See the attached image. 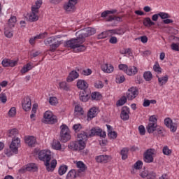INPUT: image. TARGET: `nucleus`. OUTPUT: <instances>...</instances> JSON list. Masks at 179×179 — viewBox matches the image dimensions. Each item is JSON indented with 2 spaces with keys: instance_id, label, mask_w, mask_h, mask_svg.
Instances as JSON below:
<instances>
[{
  "instance_id": "nucleus-1",
  "label": "nucleus",
  "mask_w": 179,
  "mask_h": 179,
  "mask_svg": "<svg viewBox=\"0 0 179 179\" xmlns=\"http://www.w3.org/2000/svg\"><path fill=\"white\" fill-rule=\"evenodd\" d=\"M96 34V29L92 27H87L84 29V32L80 33V31L76 33L77 38H72L64 43V47L66 48H71V50H75L77 48L78 52H82L86 50V46L83 44L86 37H90V36H93Z\"/></svg>"
},
{
  "instance_id": "nucleus-2",
  "label": "nucleus",
  "mask_w": 179,
  "mask_h": 179,
  "mask_svg": "<svg viewBox=\"0 0 179 179\" xmlns=\"http://www.w3.org/2000/svg\"><path fill=\"white\" fill-rule=\"evenodd\" d=\"M38 159L44 162L47 171H52L57 167V159L51 161V151L43 150L38 152ZM50 162H51L50 163Z\"/></svg>"
},
{
  "instance_id": "nucleus-3",
  "label": "nucleus",
  "mask_w": 179,
  "mask_h": 179,
  "mask_svg": "<svg viewBox=\"0 0 179 179\" xmlns=\"http://www.w3.org/2000/svg\"><path fill=\"white\" fill-rule=\"evenodd\" d=\"M146 129L148 134H153L154 136H163V132L164 131L162 127L157 125V118H156V115L150 117Z\"/></svg>"
},
{
  "instance_id": "nucleus-4",
  "label": "nucleus",
  "mask_w": 179,
  "mask_h": 179,
  "mask_svg": "<svg viewBox=\"0 0 179 179\" xmlns=\"http://www.w3.org/2000/svg\"><path fill=\"white\" fill-rule=\"evenodd\" d=\"M125 31L122 28H117L114 29H108L105 31L101 32L97 36L98 40H103V38H106V37L115 36L117 34V36H122Z\"/></svg>"
},
{
  "instance_id": "nucleus-5",
  "label": "nucleus",
  "mask_w": 179,
  "mask_h": 179,
  "mask_svg": "<svg viewBox=\"0 0 179 179\" xmlns=\"http://www.w3.org/2000/svg\"><path fill=\"white\" fill-rule=\"evenodd\" d=\"M60 128V141L64 143H66V142H68V141L71 139V131L66 124H62Z\"/></svg>"
},
{
  "instance_id": "nucleus-6",
  "label": "nucleus",
  "mask_w": 179,
  "mask_h": 179,
  "mask_svg": "<svg viewBox=\"0 0 179 179\" xmlns=\"http://www.w3.org/2000/svg\"><path fill=\"white\" fill-rule=\"evenodd\" d=\"M43 118L45 120V122H47V124H56V122H58L57 117L52 113V112L49 110L45 112Z\"/></svg>"
},
{
  "instance_id": "nucleus-7",
  "label": "nucleus",
  "mask_w": 179,
  "mask_h": 179,
  "mask_svg": "<svg viewBox=\"0 0 179 179\" xmlns=\"http://www.w3.org/2000/svg\"><path fill=\"white\" fill-rule=\"evenodd\" d=\"M156 153V150L155 149H148L144 153V162L145 163H153L155 162V155Z\"/></svg>"
},
{
  "instance_id": "nucleus-8",
  "label": "nucleus",
  "mask_w": 179,
  "mask_h": 179,
  "mask_svg": "<svg viewBox=\"0 0 179 179\" xmlns=\"http://www.w3.org/2000/svg\"><path fill=\"white\" fill-rule=\"evenodd\" d=\"M89 136L90 138H92L93 136H100L101 138H106V131H103V129L99 127H93L90 130Z\"/></svg>"
},
{
  "instance_id": "nucleus-9",
  "label": "nucleus",
  "mask_w": 179,
  "mask_h": 179,
  "mask_svg": "<svg viewBox=\"0 0 179 179\" xmlns=\"http://www.w3.org/2000/svg\"><path fill=\"white\" fill-rule=\"evenodd\" d=\"M70 150H83L85 149V143L78 141H71L68 145Z\"/></svg>"
},
{
  "instance_id": "nucleus-10",
  "label": "nucleus",
  "mask_w": 179,
  "mask_h": 179,
  "mask_svg": "<svg viewBox=\"0 0 179 179\" xmlns=\"http://www.w3.org/2000/svg\"><path fill=\"white\" fill-rule=\"evenodd\" d=\"M138 94H139V90H138V88L135 87H131L127 90L126 93V97L129 100H134V99H136V97Z\"/></svg>"
},
{
  "instance_id": "nucleus-11",
  "label": "nucleus",
  "mask_w": 179,
  "mask_h": 179,
  "mask_svg": "<svg viewBox=\"0 0 179 179\" xmlns=\"http://www.w3.org/2000/svg\"><path fill=\"white\" fill-rule=\"evenodd\" d=\"M76 3H78V0H69L68 3H66L64 6V10L73 12L76 9Z\"/></svg>"
},
{
  "instance_id": "nucleus-12",
  "label": "nucleus",
  "mask_w": 179,
  "mask_h": 179,
  "mask_svg": "<svg viewBox=\"0 0 179 179\" xmlns=\"http://www.w3.org/2000/svg\"><path fill=\"white\" fill-rule=\"evenodd\" d=\"M78 137V141L80 143H84V148H86V142H87V139H89V138H90V136H89V134H87V131H81L80 133H79L77 135Z\"/></svg>"
},
{
  "instance_id": "nucleus-13",
  "label": "nucleus",
  "mask_w": 179,
  "mask_h": 179,
  "mask_svg": "<svg viewBox=\"0 0 179 179\" xmlns=\"http://www.w3.org/2000/svg\"><path fill=\"white\" fill-rule=\"evenodd\" d=\"M19 148H20V138L17 137L13 138L12 143L10 145V149H11L13 153H17Z\"/></svg>"
},
{
  "instance_id": "nucleus-14",
  "label": "nucleus",
  "mask_w": 179,
  "mask_h": 179,
  "mask_svg": "<svg viewBox=\"0 0 179 179\" xmlns=\"http://www.w3.org/2000/svg\"><path fill=\"white\" fill-rule=\"evenodd\" d=\"M164 124L167 128H169L171 132H176L177 131V123L173 122L171 118L166 117L164 120Z\"/></svg>"
},
{
  "instance_id": "nucleus-15",
  "label": "nucleus",
  "mask_w": 179,
  "mask_h": 179,
  "mask_svg": "<svg viewBox=\"0 0 179 179\" xmlns=\"http://www.w3.org/2000/svg\"><path fill=\"white\" fill-rule=\"evenodd\" d=\"M22 106L24 111H30L31 110V99H30V97H24L22 101Z\"/></svg>"
},
{
  "instance_id": "nucleus-16",
  "label": "nucleus",
  "mask_w": 179,
  "mask_h": 179,
  "mask_svg": "<svg viewBox=\"0 0 179 179\" xmlns=\"http://www.w3.org/2000/svg\"><path fill=\"white\" fill-rule=\"evenodd\" d=\"M120 117L123 121H128L129 120V108L123 106L120 114Z\"/></svg>"
},
{
  "instance_id": "nucleus-17",
  "label": "nucleus",
  "mask_w": 179,
  "mask_h": 179,
  "mask_svg": "<svg viewBox=\"0 0 179 179\" xmlns=\"http://www.w3.org/2000/svg\"><path fill=\"white\" fill-rule=\"evenodd\" d=\"M79 96L80 101H83L84 103H86V101H88L89 99H90V94L86 90H82L80 92Z\"/></svg>"
},
{
  "instance_id": "nucleus-18",
  "label": "nucleus",
  "mask_w": 179,
  "mask_h": 179,
  "mask_svg": "<svg viewBox=\"0 0 179 179\" xmlns=\"http://www.w3.org/2000/svg\"><path fill=\"white\" fill-rule=\"evenodd\" d=\"M2 65L4 67L16 66V65H17V60H10L9 59H4L2 61Z\"/></svg>"
},
{
  "instance_id": "nucleus-19",
  "label": "nucleus",
  "mask_w": 179,
  "mask_h": 179,
  "mask_svg": "<svg viewBox=\"0 0 179 179\" xmlns=\"http://www.w3.org/2000/svg\"><path fill=\"white\" fill-rule=\"evenodd\" d=\"M122 18L121 17H117L115 15H109L106 17V22H113L111 26H117V22H121Z\"/></svg>"
},
{
  "instance_id": "nucleus-20",
  "label": "nucleus",
  "mask_w": 179,
  "mask_h": 179,
  "mask_svg": "<svg viewBox=\"0 0 179 179\" xmlns=\"http://www.w3.org/2000/svg\"><path fill=\"white\" fill-rule=\"evenodd\" d=\"M99 113V108L96 107L91 108L87 113V118L88 120H93L97 113Z\"/></svg>"
},
{
  "instance_id": "nucleus-21",
  "label": "nucleus",
  "mask_w": 179,
  "mask_h": 179,
  "mask_svg": "<svg viewBox=\"0 0 179 179\" xmlns=\"http://www.w3.org/2000/svg\"><path fill=\"white\" fill-rule=\"evenodd\" d=\"M77 177H82V175L75 169H71L66 176L67 179H75Z\"/></svg>"
},
{
  "instance_id": "nucleus-22",
  "label": "nucleus",
  "mask_w": 179,
  "mask_h": 179,
  "mask_svg": "<svg viewBox=\"0 0 179 179\" xmlns=\"http://www.w3.org/2000/svg\"><path fill=\"white\" fill-rule=\"evenodd\" d=\"M95 160L96 161L97 163H108L110 161V156L108 155H99L96 157Z\"/></svg>"
},
{
  "instance_id": "nucleus-23",
  "label": "nucleus",
  "mask_w": 179,
  "mask_h": 179,
  "mask_svg": "<svg viewBox=\"0 0 179 179\" xmlns=\"http://www.w3.org/2000/svg\"><path fill=\"white\" fill-rule=\"evenodd\" d=\"M76 167L79 169L77 170V171L82 176V173H85L86 170L87 169V167H86V165L81 161L76 162Z\"/></svg>"
},
{
  "instance_id": "nucleus-24",
  "label": "nucleus",
  "mask_w": 179,
  "mask_h": 179,
  "mask_svg": "<svg viewBox=\"0 0 179 179\" xmlns=\"http://www.w3.org/2000/svg\"><path fill=\"white\" fill-rule=\"evenodd\" d=\"M127 75L129 76H135L138 73V68L135 66H130L127 68Z\"/></svg>"
},
{
  "instance_id": "nucleus-25",
  "label": "nucleus",
  "mask_w": 179,
  "mask_h": 179,
  "mask_svg": "<svg viewBox=\"0 0 179 179\" xmlns=\"http://www.w3.org/2000/svg\"><path fill=\"white\" fill-rule=\"evenodd\" d=\"M101 70L106 73H111L114 71V66L111 64H105L101 66Z\"/></svg>"
},
{
  "instance_id": "nucleus-26",
  "label": "nucleus",
  "mask_w": 179,
  "mask_h": 179,
  "mask_svg": "<svg viewBox=\"0 0 179 179\" xmlns=\"http://www.w3.org/2000/svg\"><path fill=\"white\" fill-rule=\"evenodd\" d=\"M79 78V73L76 71H72L66 78L67 82H73L75 79Z\"/></svg>"
},
{
  "instance_id": "nucleus-27",
  "label": "nucleus",
  "mask_w": 179,
  "mask_h": 179,
  "mask_svg": "<svg viewBox=\"0 0 179 179\" xmlns=\"http://www.w3.org/2000/svg\"><path fill=\"white\" fill-rule=\"evenodd\" d=\"M89 85L87 83L83 80H78L77 82V87L81 90H86Z\"/></svg>"
},
{
  "instance_id": "nucleus-28",
  "label": "nucleus",
  "mask_w": 179,
  "mask_h": 179,
  "mask_svg": "<svg viewBox=\"0 0 179 179\" xmlns=\"http://www.w3.org/2000/svg\"><path fill=\"white\" fill-rule=\"evenodd\" d=\"M38 20V11H34L31 8V13L29 15V22H37Z\"/></svg>"
},
{
  "instance_id": "nucleus-29",
  "label": "nucleus",
  "mask_w": 179,
  "mask_h": 179,
  "mask_svg": "<svg viewBox=\"0 0 179 179\" xmlns=\"http://www.w3.org/2000/svg\"><path fill=\"white\" fill-rule=\"evenodd\" d=\"M25 143L29 146H34L36 145V138L34 136H29L25 139Z\"/></svg>"
},
{
  "instance_id": "nucleus-30",
  "label": "nucleus",
  "mask_w": 179,
  "mask_h": 179,
  "mask_svg": "<svg viewBox=\"0 0 179 179\" xmlns=\"http://www.w3.org/2000/svg\"><path fill=\"white\" fill-rule=\"evenodd\" d=\"M85 111H83V108H82V106L77 105L75 107V110H74V114L75 115H76L77 117H79L80 115H83Z\"/></svg>"
},
{
  "instance_id": "nucleus-31",
  "label": "nucleus",
  "mask_w": 179,
  "mask_h": 179,
  "mask_svg": "<svg viewBox=\"0 0 179 179\" xmlns=\"http://www.w3.org/2000/svg\"><path fill=\"white\" fill-rule=\"evenodd\" d=\"M33 68H34V66H33V64L28 63L23 66V68L21 70V73H26L27 72H29V71H31Z\"/></svg>"
},
{
  "instance_id": "nucleus-32",
  "label": "nucleus",
  "mask_w": 179,
  "mask_h": 179,
  "mask_svg": "<svg viewBox=\"0 0 179 179\" xmlns=\"http://www.w3.org/2000/svg\"><path fill=\"white\" fill-rule=\"evenodd\" d=\"M61 44H62V43L59 41H57L54 42V43L50 45V51H51L52 52H55L57 48H58V47H59V45H61Z\"/></svg>"
},
{
  "instance_id": "nucleus-33",
  "label": "nucleus",
  "mask_w": 179,
  "mask_h": 179,
  "mask_svg": "<svg viewBox=\"0 0 179 179\" xmlns=\"http://www.w3.org/2000/svg\"><path fill=\"white\" fill-rule=\"evenodd\" d=\"M143 78L146 82H150L152 79H153V75L152 74V72L150 71H145L143 73Z\"/></svg>"
},
{
  "instance_id": "nucleus-34",
  "label": "nucleus",
  "mask_w": 179,
  "mask_h": 179,
  "mask_svg": "<svg viewBox=\"0 0 179 179\" xmlns=\"http://www.w3.org/2000/svg\"><path fill=\"white\" fill-rule=\"evenodd\" d=\"M143 24L146 27H152V26H155V22H152V20H150V17H146L143 20Z\"/></svg>"
},
{
  "instance_id": "nucleus-35",
  "label": "nucleus",
  "mask_w": 179,
  "mask_h": 179,
  "mask_svg": "<svg viewBox=\"0 0 179 179\" xmlns=\"http://www.w3.org/2000/svg\"><path fill=\"white\" fill-rule=\"evenodd\" d=\"M16 22H17L16 17L11 16L8 22V24L10 29H13V27H15V25L16 24Z\"/></svg>"
},
{
  "instance_id": "nucleus-36",
  "label": "nucleus",
  "mask_w": 179,
  "mask_h": 179,
  "mask_svg": "<svg viewBox=\"0 0 179 179\" xmlns=\"http://www.w3.org/2000/svg\"><path fill=\"white\" fill-rule=\"evenodd\" d=\"M127 100H128V98L125 96H122L116 103V106L117 107H121V106H124L125 103H127Z\"/></svg>"
},
{
  "instance_id": "nucleus-37",
  "label": "nucleus",
  "mask_w": 179,
  "mask_h": 179,
  "mask_svg": "<svg viewBox=\"0 0 179 179\" xmlns=\"http://www.w3.org/2000/svg\"><path fill=\"white\" fill-rule=\"evenodd\" d=\"M169 81V76H165L164 77H158V82L160 86H163V85H166Z\"/></svg>"
},
{
  "instance_id": "nucleus-38",
  "label": "nucleus",
  "mask_w": 179,
  "mask_h": 179,
  "mask_svg": "<svg viewBox=\"0 0 179 179\" xmlns=\"http://www.w3.org/2000/svg\"><path fill=\"white\" fill-rule=\"evenodd\" d=\"M129 149L127 148H124L121 152H120V155L122 156V160H127V159H128V152H129Z\"/></svg>"
},
{
  "instance_id": "nucleus-39",
  "label": "nucleus",
  "mask_w": 179,
  "mask_h": 179,
  "mask_svg": "<svg viewBox=\"0 0 179 179\" xmlns=\"http://www.w3.org/2000/svg\"><path fill=\"white\" fill-rule=\"evenodd\" d=\"M26 167L27 171H37L38 170L37 165L33 163L27 164Z\"/></svg>"
},
{
  "instance_id": "nucleus-40",
  "label": "nucleus",
  "mask_w": 179,
  "mask_h": 179,
  "mask_svg": "<svg viewBox=\"0 0 179 179\" xmlns=\"http://www.w3.org/2000/svg\"><path fill=\"white\" fill-rule=\"evenodd\" d=\"M66 171H68V166L62 165L59 168L58 173H59V176H64V174H65V173H66Z\"/></svg>"
},
{
  "instance_id": "nucleus-41",
  "label": "nucleus",
  "mask_w": 179,
  "mask_h": 179,
  "mask_svg": "<svg viewBox=\"0 0 179 179\" xmlns=\"http://www.w3.org/2000/svg\"><path fill=\"white\" fill-rule=\"evenodd\" d=\"M59 87L66 92H69V90H71V87L69 85H67L66 82L59 83Z\"/></svg>"
},
{
  "instance_id": "nucleus-42",
  "label": "nucleus",
  "mask_w": 179,
  "mask_h": 179,
  "mask_svg": "<svg viewBox=\"0 0 179 179\" xmlns=\"http://www.w3.org/2000/svg\"><path fill=\"white\" fill-rule=\"evenodd\" d=\"M41 5H43V1L38 0L36 1V6H34L31 7V9L33 10L38 12V9L41 7Z\"/></svg>"
},
{
  "instance_id": "nucleus-43",
  "label": "nucleus",
  "mask_w": 179,
  "mask_h": 179,
  "mask_svg": "<svg viewBox=\"0 0 179 179\" xmlns=\"http://www.w3.org/2000/svg\"><path fill=\"white\" fill-rule=\"evenodd\" d=\"M91 97L92 100H101V94H100V92H94L92 93Z\"/></svg>"
},
{
  "instance_id": "nucleus-44",
  "label": "nucleus",
  "mask_w": 179,
  "mask_h": 179,
  "mask_svg": "<svg viewBox=\"0 0 179 179\" xmlns=\"http://www.w3.org/2000/svg\"><path fill=\"white\" fill-rule=\"evenodd\" d=\"M55 38L54 37H50V38H46L45 41H44V43L45 44V45H51L52 44H54V43L55 42Z\"/></svg>"
},
{
  "instance_id": "nucleus-45",
  "label": "nucleus",
  "mask_w": 179,
  "mask_h": 179,
  "mask_svg": "<svg viewBox=\"0 0 179 179\" xmlns=\"http://www.w3.org/2000/svg\"><path fill=\"white\" fill-rule=\"evenodd\" d=\"M52 148L53 149H55V150H61V143L57 140L54 141Z\"/></svg>"
},
{
  "instance_id": "nucleus-46",
  "label": "nucleus",
  "mask_w": 179,
  "mask_h": 179,
  "mask_svg": "<svg viewBox=\"0 0 179 179\" xmlns=\"http://www.w3.org/2000/svg\"><path fill=\"white\" fill-rule=\"evenodd\" d=\"M116 12L117 10H106L101 14V17H107L108 15H113Z\"/></svg>"
},
{
  "instance_id": "nucleus-47",
  "label": "nucleus",
  "mask_w": 179,
  "mask_h": 179,
  "mask_svg": "<svg viewBox=\"0 0 179 179\" xmlns=\"http://www.w3.org/2000/svg\"><path fill=\"white\" fill-rule=\"evenodd\" d=\"M162 152L165 156H170V155L172 153L171 150H170L167 145L163 148Z\"/></svg>"
},
{
  "instance_id": "nucleus-48",
  "label": "nucleus",
  "mask_w": 179,
  "mask_h": 179,
  "mask_svg": "<svg viewBox=\"0 0 179 179\" xmlns=\"http://www.w3.org/2000/svg\"><path fill=\"white\" fill-rule=\"evenodd\" d=\"M49 103L51 106H57L58 104V99L55 96H51L49 99Z\"/></svg>"
},
{
  "instance_id": "nucleus-49",
  "label": "nucleus",
  "mask_w": 179,
  "mask_h": 179,
  "mask_svg": "<svg viewBox=\"0 0 179 179\" xmlns=\"http://www.w3.org/2000/svg\"><path fill=\"white\" fill-rule=\"evenodd\" d=\"M8 136L11 137V136H16V135H17L18 131L17 130V129H9L8 131Z\"/></svg>"
},
{
  "instance_id": "nucleus-50",
  "label": "nucleus",
  "mask_w": 179,
  "mask_h": 179,
  "mask_svg": "<svg viewBox=\"0 0 179 179\" xmlns=\"http://www.w3.org/2000/svg\"><path fill=\"white\" fill-rule=\"evenodd\" d=\"M143 166V162H142V161H137L134 164V169H136V170H141Z\"/></svg>"
},
{
  "instance_id": "nucleus-51",
  "label": "nucleus",
  "mask_w": 179,
  "mask_h": 179,
  "mask_svg": "<svg viewBox=\"0 0 179 179\" xmlns=\"http://www.w3.org/2000/svg\"><path fill=\"white\" fill-rule=\"evenodd\" d=\"M8 114V117H15V115H16V108L12 107L9 110Z\"/></svg>"
},
{
  "instance_id": "nucleus-52",
  "label": "nucleus",
  "mask_w": 179,
  "mask_h": 179,
  "mask_svg": "<svg viewBox=\"0 0 179 179\" xmlns=\"http://www.w3.org/2000/svg\"><path fill=\"white\" fill-rule=\"evenodd\" d=\"M158 15L161 17V19H169V17H171V16H170L169 13H166L160 12L159 13H158Z\"/></svg>"
},
{
  "instance_id": "nucleus-53",
  "label": "nucleus",
  "mask_w": 179,
  "mask_h": 179,
  "mask_svg": "<svg viewBox=\"0 0 179 179\" xmlns=\"http://www.w3.org/2000/svg\"><path fill=\"white\" fill-rule=\"evenodd\" d=\"M0 100L1 101V103H6V101H8V98L6 97V94L3 92L0 94Z\"/></svg>"
},
{
  "instance_id": "nucleus-54",
  "label": "nucleus",
  "mask_w": 179,
  "mask_h": 179,
  "mask_svg": "<svg viewBox=\"0 0 179 179\" xmlns=\"http://www.w3.org/2000/svg\"><path fill=\"white\" fill-rule=\"evenodd\" d=\"M116 82L117 83H122L125 82V77L124 76H117Z\"/></svg>"
},
{
  "instance_id": "nucleus-55",
  "label": "nucleus",
  "mask_w": 179,
  "mask_h": 179,
  "mask_svg": "<svg viewBox=\"0 0 179 179\" xmlns=\"http://www.w3.org/2000/svg\"><path fill=\"white\" fill-rule=\"evenodd\" d=\"M47 36H48V33L44 32V33L40 34L39 35H36L35 36V38H36L37 40H40L41 38H45Z\"/></svg>"
},
{
  "instance_id": "nucleus-56",
  "label": "nucleus",
  "mask_w": 179,
  "mask_h": 179,
  "mask_svg": "<svg viewBox=\"0 0 179 179\" xmlns=\"http://www.w3.org/2000/svg\"><path fill=\"white\" fill-rule=\"evenodd\" d=\"M103 86L104 85L101 81H96L94 83V87H96V89H103Z\"/></svg>"
},
{
  "instance_id": "nucleus-57",
  "label": "nucleus",
  "mask_w": 179,
  "mask_h": 179,
  "mask_svg": "<svg viewBox=\"0 0 179 179\" xmlns=\"http://www.w3.org/2000/svg\"><path fill=\"white\" fill-rule=\"evenodd\" d=\"M153 69L155 72H157L158 73H162V68H160V65L159 64V63H157L155 65H154Z\"/></svg>"
},
{
  "instance_id": "nucleus-58",
  "label": "nucleus",
  "mask_w": 179,
  "mask_h": 179,
  "mask_svg": "<svg viewBox=\"0 0 179 179\" xmlns=\"http://www.w3.org/2000/svg\"><path fill=\"white\" fill-rule=\"evenodd\" d=\"M118 68L120 71H123V72L127 73V71H128V66L127 64H120L118 66Z\"/></svg>"
},
{
  "instance_id": "nucleus-59",
  "label": "nucleus",
  "mask_w": 179,
  "mask_h": 179,
  "mask_svg": "<svg viewBox=\"0 0 179 179\" xmlns=\"http://www.w3.org/2000/svg\"><path fill=\"white\" fill-rule=\"evenodd\" d=\"M4 34L6 37H8V38L13 37V33L12 32V31L8 30L6 29H5Z\"/></svg>"
},
{
  "instance_id": "nucleus-60",
  "label": "nucleus",
  "mask_w": 179,
  "mask_h": 179,
  "mask_svg": "<svg viewBox=\"0 0 179 179\" xmlns=\"http://www.w3.org/2000/svg\"><path fill=\"white\" fill-rule=\"evenodd\" d=\"M138 131H139V134L140 135H145V134H146V130L145 129V126L143 125H140L138 127Z\"/></svg>"
},
{
  "instance_id": "nucleus-61",
  "label": "nucleus",
  "mask_w": 179,
  "mask_h": 179,
  "mask_svg": "<svg viewBox=\"0 0 179 179\" xmlns=\"http://www.w3.org/2000/svg\"><path fill=\"white\" fill-rule=\"evenodd\" d=\"M108 136H109V138L110 139H116L117 138V132L115 131H109Z\"/></svg>"
},
{
  "instance_id": "nucleus-62",
  "label": "nucleus",
  "mask_w": 179,
  "mask_h": 179,
  "mask_svg": "<svg viewBox=\"0 0 179 179\" xmlns=\"http://www.w3.org/2000/svg\"><path fill=\"white\" fill-rule=\"evenodd\" d=\"M109 43L110 44H117V43H118V39L117 37L111 36L109 39Z\"/></svg>"
},
{
  "instance_id": "nucleus-63",
  "label": "nucleus",
  "mask_w": 179,
  "mask_h": 179,
  "mask_svg": "<svg viewBox=\"0 0 179 179\" xmlns=\"http://www.w3.org/2000/svg\"><path fill=\"white\" fill-rule=\"evenodd\" d=\"M171 48L173 51H179V43L177 44V43H173L171 45Z\"/></svg>"
},
{
  "instance_id": "nucleus-64",
  "label": "nucleus",
  "mask_w": 179,
  "mask_h": 179,
  "mask_svg": "<svg viewBox=\"0 0 179 179\" xmlns=\"http://www.w3.org/2000/svg\"><path fill=\"white\" fill-rule=\"evenodd\" d=\"M147 179H156V173H155V172H150L148 173Z\"/></svg>"
}]
</instances>
